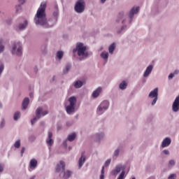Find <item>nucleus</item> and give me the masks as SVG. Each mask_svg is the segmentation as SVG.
Returning a JSON list of instances; mask_svg holds the SVG:
<instances>
[{
    "mask_svg": "<svg viewBox=\"0 0 179 179\" xmlns=\"http://www.w3.org/2000/svg\"><path fill=\"white\" fill-rule=\"evenodd\" d=\"M29 139H34V136H31L29 137Z\"/></svg>",
    "mask_w": 179,
    "mask_h": 179,
    "instance_id": "nucleus-52",
    "label": "nucleus"
},
{
    "mask_svg": "<svg viewBox=\"0 0 179 179\" xmlns=\"http://www.w3.org/2000/svg\"><path fill=\"white\" fill-rule=\"evenodd\" d=\"M46 145L49 146L50 150H51V146L54 145V139H52V132L48 131V137L45 140Z\"/></svg>",
    "mask_w": 179,
    "mask_h": 179,
    "instance_id": "nucleus-13",
    "label": "nucleus"
},
{
    "mask_svg": "<svg viewBox=\"0 0 179 179\" xmlns=\"http://www.w3.org/2000/svg\"><path fill=\"white\" fill-rule=\"evenodd\" d=\"M74 139H76V133L73 132L68 135L67 141L69 142H73Z\"/></svg>",
    "mask_w": 179,
    "mask_h": 179,
    "instance_id": "nucleus-24",
    "label": "nucleus"
},
{
    "mask_svg": "<svg viewBox=\"0 0 179 179\" xmlns=\"http://www.w3.org/2000/svg\"><path fill=\"white\" fill-rule=\"evenodd\" d=\"M93 138L96 142H101L106 138V134L104 131H99L94 135Z\"/></svg>",
    "mask_w": 179,
    "mask_h": 179,
    "instance_id": "nucleus-12",
    "label": "nucleus"
},
{
    "mask_svg": "<svg viewBox=\"0 0 179 179\" xmlns=\"http://www.w3.org/2000/svg\"><path fill=\"white\" fill-rule=\"evenodd\" d=\"M73 54L77 52L79 61H85L90 56V52L87 51V47L82 43H77L76 48L73 50Z\"/></svg>",
    "mask_w": 179,
    "mask_h": 179,
    "instance_id": "nucleus-3",
    "label": "nucleus"
},
{
    "mask_svg": "<svg viewBox=\"0 0 179 179\" xmlns=\"http://www.w3.org/2000/svg\"><path fill=\"white\" fill-rule=\"evenodd\" d=\"M34 96V94H33L32 92L29 94V96H30L31 98H33Z\"/></svg>",
    "mask_w": 179,
    "mask_h": 179,
    "instance_id": "nucleus-50",
    "label": "nucleus"
},
{
    "mask_svg": "<svg viewBox=\"0 0 179 179\" xmlns=\"http://www.w3.org/2000/svg\"><path fill=\"white\" fill-rule=\"evenodd\" d=\"M85 162L86 156H85V154L83 153L78 160V169H82V166H83V164H85Z\"/></svg>",
    "mask_w": 179,
    "mask_h": 179,
    "instance_id": "nucleus-18",
    "label": "nucleus"
},
{
    "mask_svg": "<svg viewBox=\"0 0 179 179\" xmlns=\"http://www.w3.org/2000/svg\"><path fill=\"white\" fill-rule=\"evenodd\" d=\"M172 110L174 113L179 111V95L175 99L173 103Z\"/></svg>",
    "mask_w": 179,
    "mask_h": 179,
    "instance_id": "nucleus-14",
    "label": "nucleus"
},
{
    "mask_svg": "<svg viewBox=\"0 0 179 179\" xmlns=\"http://www.w3.org/2000/svg\"><path fill=\"white\" fill-rule=\"evenodd\" d=\"M109 107L110 102H108V101L104 100L102 102H101V103L96 108L97 115H102V114H104V112L107 111Z\"/></svg>",
    "mask_w": 179,
    "mask_h": 179,
    "instance_id": "nucleus-6",
    "label": "nucleus"
},
{
    "mask_svg": "<svg viewBox=\"0 0 179 179\" xmlns=\"http://www.w3.org/2000/svg\"><path fill=\"white\" fill-rule=\"evenodd\" d=\"M150 179H155V178H151Z\"/></svg>",
    "mask_w": 179,
    "mask_h": 179,
    "instance_id": "nucleus-57",
    "label": "nucleus"
},
{
    "mask_svg": "<svg viewBox=\"0 0 179 179\" xmlns=\"http://www.w3.org/2000/svg\"><path fill=\"white\" fill-rule=\"evenodd\" d=\"M57 173H62V165L61 164V161L56 166Z\"/></svg>",
    "mask_w": 179,
    "mask_h": 179,
    "instance_id": "nucleus-31",
    "label": "nucleus"
},
{
    "mask_svg": "<svg viewBox=\"0 0 179 179\" xmlns=\"http://www.w3.org/2000/svg\"><path fill=\"white\" fill-rule=\"evenodd\" d=\"M38 162L36 159H31L29 162V168L31 170H36Z\"/></svg>",
    "mask_w": 179,
    "mask_h": 179,
    "instance_id": "nucleus-17",
    "label": "nucleus"
},
{
    "mask_svg": "<svg viewBox=\"0 0 179 179\" xmlns=\"http://www.w3.org/2000/svg\"><path fill=\"white\" fill-rule=\"evenodd\" d=\"M18 2L20 5H23V3H24V2H26V0H19Z\"/></svg>",
    "mask_w": 179,
    "mask_h": 179,
    "instance_id": "nucleus-46",
    "label": "nucleus"
},
{
    "mask_svg": "<svg viewBox=\"0 0 179 179\" xmlns=\"http://www.w3.org/2000/svg\"><path fill=\"white\" fill-rule=\"evenodd\" d=\"M101 92H103V88L101 87H99L94 91H93L92 96L94 99H97V97L101 94Z\"/></svg>",
    "mask_w": 179,
    "mask_h": 179,
    "instance_id": "nucleus-16",
    "label": "nucleus"
},
{
    "mask_svg": "<svg viewBox=\"0 0 179 179\" xmlns=\"http://www.w3.org/2000/svg\"><path fill=\"white\" fill-rule=\"evenodd\" d=\"M132 179H136L135 177L132 178Z\"/></svg>",
    "mask_w": 179,
    "mask_h": 179,
    "instance_id": "nucleus-56",
    "label": "nucleus"
},
{
    "mask_svg": "<svg viewBox=\"0 0 179 179\" xmlns=\"http://www.w3.org/2000/svg\"><path fill=\"white\" fill-rule=\"evenodd\" d=\"M11 54L17 57H22L23 54V46L22 42L16 41L11 45Z\"/></svg>",
    "mask_w": 179,
    "mask_h": 179,
    "instance_id": "nucleus-5",
    "label": "nucleus"
},
{
    "mask_svg": "<svg viewBox=\"0 0 179 179\" xmlns=\"http://www.w3.org/2000/svg\"><path fill=\"white\" fill-rule=\"evenodd\" d=\"M173 78H174V74L173 73H170L169 77H168V79L171 80L173 79Z\"/></svg>",
    "mask_w": 179,
    "mask_h": 179,
    "instance_id": "nucleus-43",
    "label": "nucleus"
},
{
    "mask_svg": "<svg viewBox=\"0 0 179 179\" xmlns=\"http://www.w3.org/2000/svg\"><path fill=\"white\" fill-rule=\"evenodd\" d=\"M71 64H66V66H65L64 69L63 70V73H68V72H69V70L71 69Z\"/></svg>",
    "mask_w": 179,
    "mask_h": 179,
    "instance_id": "nucleus-30",
    "label": "nucleus"
},
{
    "mask_svg": "<svg viewBox=\"0 0 179 179\" xmlns=\"http://www.w3.org/2000/svg\"><path fill=\"white\" fill-rule=\"evenodd\" d=\"M20 112L19 111H17L14 113V116H13V118H14V120L15 121H17V120H19V118H20Z\"/></svg>",
    "mask_w": 179,
    "mask_h": 179,
    "instance_id": "nucleus-32",
    "label": "nucleus"
},
{
    "mask_svg": "<svg viewBox=\"0 0 179 179\" xmlns=\"http://www.w3.org/2000/svg\"><path fill=\"white\" fill-rule=\"evenodd\" d=\"M159 96V88L156 87L152 91H151L148 95L150 99H153L152 101L151 102V106H155L157 102V99Z\"/></svg>",
    "mask_w": 179,
    "mask_h": 179,
    "instance_id": "nucleus-8",
    "label": "nucleus"
},
{
    "mask_svg": "<svg viewBox=\"0 0 179 179\" xmlns=\"http://www.w3.org/2000/svg\"><path fill=\"white\" fill-rule=\"evenodd\" d=\"M106 2H107V0H100V3H101V5H104Z\"/></svg>",
    "mask_w": 179,
    "mask_h": 179,
    "instance_id": "nucleus-47",
    "label": "nucleus"
},
{
    "mask_svg": "<svg viewBox=\"0 0 179 179\" xmlns=\"http://www.w3.org/2000/svg\"><path fill=\"white\" fill-rule=\"evenodd\" d=\"M120 18H117V20H116V23H120Z\"/></svg>",
    "mask_w": 179,
    "mask_h": 179,
    "instance_id": "nucleus-51",
    "label": "nucleus"
},
{
    "mask_svg": "<svg viewBox=\"0 0 179 179\" xmlns=\"http://www.w3.org/2000/svg\"><path fill=\"white\" fill-rule=\"evenodd\" d=\"M29 103L30 100L29 99V98H24L22 104V110H27Z\"/></svg>",
    "mask_w": 179,
    "mask_h": 179,
    "instance_id": "nucleus-20",
    "label": "nucleus"
},
{
    "mask_svg": "<svg viewBox=\"0 0 179 179\" xmlns=\"http://www.w3.org/2000/svg\"><path fill=\"white\" fill-rule=\"evenodd\" d=\"M73 123L72 122H66V127H72Z\"/></svg>",
    "mask_w": 179,
    "mask_h": 179,
    "instance_id": "nucleus-42",
    "label": "nucleus"
},
{
    "mask_svg": "<svg viewBox=\"0 0 179 179\" xmlns=\"http://www.w3.org/2000/svg\"><path fill=\"white\" fill-rule=\"evenodd\" d=\"M56 57L57 58V59H62V58L64 57V52L62 51H57V54H56Z\"/></svg>",
    "mask_w": 179,
    "mask_h": 179,
    "instance_id": "nucleus-27",
    "label": "nucleus"
},
{
    "mask_svg": "<svg viewBox=\"0 0 179 179\" xmlns=\"http://www.w3.org/2000/svg\"><path fill=\"white\" fill-rule=\"evenodd\" d=\"M60 164H62V172L60 173L59 176L65 178H68L72 176V171H65V162L64 161H61Z\"/></svg>",
    "mask_w": 179,
    "mask_h": 179,
    "instance_id": "nucleus-10",
    "label": "nucleus"
},
{
    "mask_svg": "<svg viewBox=\"0 0 179 179\" xmlns=\"http://www.w3.org/2000/svg\"><path fill=\"white\" fill-rule=\"evenodd\" d=\"M27 24H29V22H27V20H24L23 22L20 23L18 24L19 30H24V29L27 27Z\"/></svg>",
    "mask_w": 179,
    "mask_h": 179,
    "instance_id": "nucleus-22",
    "label": "nucleus"
},
{
    "mask_svg": "<svg viewBox=\"0 0 179 179\" xmlns=\"http://www.w3.org/2000/svg\"><path fill=\"white\" fill-rule=\"evenodd\" d=\"M3 69H4L3 64H2V62H0V75L2 73V72H3Z\"/></svg>",
    "mask_w": 179,
    "mask_h": 179,
    "instance_id": "nucleus-40",
    "label": "nucleus"
},
{
    "mask_svg": "<svg viewBox=\"0 0 179 179\" xmlns=\"http://www.w3.org/2000/svg\"><path fill=\"white\" fill-rule=\"evenodd\" d=\"M5 51V42L2 39L0 40V54Z\"/></svg>",
    "mask_w": 179,
    "mask_h": 179,
    "instance_id": "nucleus-25",
    "label": "nucleus"
},
{
    "mask_svg": "<svg viewBox=\"0 0 179 179\" xmlns=\"http://www.w3.org/2000/svg\"><path fill=\"white\" fill-rule=\"evenodd\" d=\"M152 71H153V65L150 64L147 66L145 71H144L143 74V78H149L150 73H152Z\"/></svg>",
    "mask_w": 179,
    "mask_h": 179,
    "instance_id": "nucleus-15",
    "label": "nucleus"
},
{
    "mask_svg": "<svg viewBox=\"0 0 179 179\" xmlns=\"http://www.w3.org/2000/svg\"><path fill=\"white\" fill-rule=\"evenodd\" d=\"M73 85L76 89H80L83 86V81L76 80L73 83Z\"/></svg>",
    "mask_w": 179,
    "mask_h": 179,
    "instance_id": "nucleus-21",
    "label": "nucleus"
},
{
    "mask_svg": "<svg viewBox=\"0 0 179 179\" xmlns=\"http://www.w3.org/2000/svg\"><path fill=\"white\" fill-rule=\"evenodd\" d=\"M69 104L65 106L66 112L69 115H72L76 113V103L78 99L76 96H71L68 99Z\"/></svg>",
    "mask_w": 179,
    "mask_h": 179,
    "instance_id": "nucleus-4",
    "label": "nucleus"
},
{
    "mask_svg": "<svg viewBox=\"0 0 179 179\" xmlns=\"http://www.w3.org/2000/svg\"><path fill=\"white\" fill-rule=\"evenodd\" d=\"M138 12L139 6L133 7L127 14V16L122 20V27L120 28L116 29V33L117 34H121L124 30H127V29H128V26L132 23V20H134V16L138 13Z\"/></svg>",
    "mask_w": 179,
    "mask_h": 179,
    "instance_id": "nucleus-2",
    "label": "nucleus"
},
{
    "mask_svg": "<svg viewBox=\"0 0 179 179\" xmlns=\"http://www.w3.org/2000/svg\"><path fill=\"white\" fill-rule=\"evenodd\" d=\"M176 178H177V175H176L175 173L171 174L168 178V179H176Z\"/></svg>",
    "mask_w": 179,
    "mask_h": 179,
    "instance_id": "nucleus-41",
    "label": "nucleus"
},
{
    "mask_svg": "<svg viewBox=\"0 0 179 179\" xmlns=\"http://www.w3.org/2000/svg\"><path fill=\"white\" fill-rule=\"evenodd\" d=\"M0 108H2V103L0 102Z\"/></svg>",
    "mask_w": 179,
    "mask_h": 179,
    "instance_id": "nucleus-53",
    "label": "nucleus"
},
{
    "mask_svg": "<svg viewBox=\"0 0 179 179\" xmlns=\"http://www.w3.org/2000/svg\"><path fill=\"white\" fill-rule=\"evenodd\" d=\"M111 164V159H108L104 164L103 167H108V166H110V164Z\"/></svg>",
    "mask_w": 179,
    "mask_h": 179,
    "instance_id": "nucleus-37",
    "label": "nucleus"
},
{
    "mask_svg": "<svg viewBox=\"0 0 179 179\" xmlns=\"http://www.w3.org/2000/svg\"><path fill=\"white\" fill-rule=\"evenodd\" d=\"M14 148H15L16 149H19V148H20V140H17V141H15V143H14Z\"/></svg>",
    "mask_w": 179,
    "mask_h": 179,
    "instance_id": "nucleus-35",
    "label": "nucleus"
},
{
    "mask_svg": "<svg viewBox=\"0 0 179 179\" xmlns=\"http://www.w3.org/2000/svg\"><path fill=\"white\" fill-rule=\"evenodd\" d=\"M101 58L106 62L108 61V52L103 51L100 54Z\"/></svg>",
    "mask_w": 179,
    "mask_h": 179,
    "instance_id": "nucleus-23",
    "label": "nucleus"
},
{
    "mask_svg": "<svg viewBox=\"0 0 179 179\" xmlns=\"http://www.w3.org/2000/svg\"><path fill=\"white\" fill-rule=\"evenodd\" d=\"M125 177H127V175H125V171H123L120 173L117 179H125Z\"/></svg>",
    "mask_w": 179,
    "mask_h": 179,
    "instance_id": "nucleus-33",
    "label": "nucleus"
},
{
    "mask_svg": "<svg viewBox=\"0 0 179 179\" xmlns=\"http://www.w3.org/2000/svg\"><path fill=\"white\" fill-rule=\"evenodd\" d=\"M115 50V43H112L108 48L109 53L113 54Z\"/></svg>",
    "mask_w": 179,
    "mask_h": 179,
    "instance_id": "nucleus-28",
    "label": "nucleus"
},
{
    "mask_svg": "<svg viewBox=\"0 0 179 179\" xmlns=\"http://www.w3.org/2000/svg\"><path fill=\"white\" fill-rule=\"evenodd\" d=\"M30 179H34V177L31 178Z\"/></svg>",
    "mask_w": 179,
    "mask_h": 179,
    "instance_id": "nucleus-55",
    "label": "nucleus"
},
{
    "mask_svg": "<svg viewBox=\"0 0 179 179\" xmlns=\"http://www.w3.org/2000/svg\"><path fill=\"white\" fill-rule=\"evenodd\" d=\"M168 166L169 167H173V166H176V161H174V159L170 160Z\"/></svg>",
    "mask_w": 179,
    "mask_h": 179,
    "instance_id": "nucleus-38",
    "label": "nucleus"
},
{
    "mask_svg": "<svg viewBox=\"0 0 179 179\" xmlns=\"http://www.w3.org/2000/svg\"><path fill=\"white\" fill-rule=\"evenodd\" d=\"M22 10V4H18L15 6V12L16 13H19Z\"/></svg>",
    "mask_w": 179,
    "mask_h": 179,
    "instance_id": "nucleus-34",
    "label": "nucleus"
},
{
    "mask_svg": "<svg viewBox=\"0 0 179 179\" xmlns=\"http://www.w3.org/2000/svg\"><path fill=\"white\" fill-rule=\"evenodd\" d=\"M46 8L47 3L43 1L35 15L34 23L36 26H41L43 29H51V27H54V26L57 24V22H58V9L56 8L55 11L53 13V16L47 20V15L45 14Z\"/></svg>",
    "mask_w": 179,
    "mask_h": 179,
    "instance_id": "nucleus-1",
    "label": "nucleus"
},
{
    "mask_svg": "<svg viewBox=\"0 0 179 179\" xmlns=\"http://www.w3.org/2000/svg\"><path fill=\"white\" fill-rule=\"evenodd\" d=\"M48 114V110L45 108L39 107L36 110V116L38 118H41V117H45Z\"/></svg>",
    "mask_w": 179,
    "mask_h": 179,
    "instance_id": "nucleus-11",
    "label": "nucleus"
},
{
    "mask_svg": "<svg viewBox=\"0 0 179 179\" xmlns=\"http://www.w3.org/2000/svg\"><path fill=\"white\" fill-rule=\"evenodd\" d=\"M24 150H26V148L24 147H22L21 149V156H23V153H24Z\"/></svg>",
    "mask_w": 179,
    "mask_h": 179,
    "instance_id": "nucleus-44",
    "label": "nucleus"
},
{
    "mask_svg": "<svg viewBox=\"0 0 179 179\" xmlns=\"http://www.w3.org/2000/svg\"><path fill=\"white\" fill-rule=\"evenodd\" d=\"M163 153H164V155H170V151H169V150H164Z\"/></svg>",
    "mask_w": 179,
    "mask_h": 179,
    "instance_id": "nucleus-45",
    "label": "nucleus"
},
{
    "mask_svg": "<svg viewBox=\"0 0 179 179\" xmlns=\"http://www.w3.org/2000/svg\"><path fill=\"white\" fill-rule=\"evenodd\" d=\"M3 171V166L0 164V173H2Z\"/></svg>",
    "mask_w": 179,
    "mask_h": 179,
    "instance_id": "nucleus-48",
    "label": "nucleus"
},
{
    "mask_svg": "<svg viewBox=\"0 0 179 179\" xmlns=\"http://www.w3.org/2000/svg\"><path fill=\"white\" fill-rule=\"evenodd\" d=\"M100 179H104V166H102L100 175Z\"/></svg>",
    "mask_w": 179,
    "mask_h": 179,
    "instance_id": "nucleus-39",
    "label": "nucleus"
},
{
    "mask_svg": "<svg viewBox=\"0 0 179 179\" xmlns=\"http://www.w3.org/2000/svg\"><path fill=\"white\" fill-rule=\"evenodd\" d=\"M127 86H128V84H127L126 81H122L119 87L121 90H125L127 89Z\"/></svg>",
    "mask_w": 179,
    "mask_h": 179,
    "instance_id": "nucleus-26",
    "label": "nucleus"
},
{
    "mask_svg": "<svg viewBox=\"0 0 179 179\" xmlns=\"http://www.w3.org/2000/svg\"><path fill=\"white\" fill-rule=\"evenodd\" d=\"M171 143V139H170V138H166L162 143V148H167V146H170Z\"/></svg>",
    "mask_w": 179,
    "mask_h": 179,
    "instance_id": "nucleus-19",
    "label": "nucleus"
},
{
    "mask_svg": "<svg viewBox=\"0 0 179 179\" xmlns=\"http://www.w3.org/2000/svg\"><path fill=\"white\" fill-rule=\"evenodd\" d=\"M120 148H117L114 152H113V159H117V157H118V156H120Z\"/></svg>",
    "mask_w": 179,
    "mask_h": 179,
    "instance_id": "nucleus-29",
    "label": "nucleus"
},
{
    "mask_svg": "<svg viewBox=\"0 0 179 179\" xmlns=\"http://www.w3.org/2000/svg\"><path fill=\"white\" fill-rule=\"evenodd\" d=\"M63 145L65 146V148H66V146H68V144H66V141H65L63 143Z\"/></svg>",
    "mask_w": 179,
    "mask_h": 179,
    "instance_id": "nucleus-49",
    "label": "nucleus"
},
{
    "mask_svg": "<svg viewBox=\"0 0 179 179\" xmlns=\"http://www.w3.org/2000/svg\"><path fill=\"white\" fill-rule=\"evenodd\" d=\"M0 127H3V122L1 123V126Z\"/></svg>",
    "mask_w": 179,
    "mask_h": 179,
    "instance_id": "nucleus-54",
    "label": "nucleus"
},
{
    "mask_svg": "<svg viewBox=\"0 0 179 179\" xmlns=\"http://www.w3.org/2000/svg\"><path fill=\"white\" fill-rule=\"evenodd\" d=\"M85 6L86 3H85V0H78L74 6V10L76 13H83Z\"/></svg>",
    "mask_w": 179,
    "mask_h": 179,
    "instance_id": "nucleus-7",
    "label": "nucleus"
},
{
    "mask_svg": "<svg viewBox=\"0 0 179 179\" xmlns=\"http://www.w3.org/2000/svg\"><path fill=\"white\" fill-rule=\"evenodd\" d=\"M40 118H41V117H38L36 115V117H35L34 119H32V120H31V125H34V124H36V121H38V120H40Z\"/></svg>",
    "mask_w": 179,
    "mask_h": 179,
    "instance_id": "nucleus-36",
    "label": "nucleus"
},
{
    "mask_svg": "<svg viewBox=\"0 0 179 179\" xmlns=\"http://www.w3.org/2000/svg\"><path fill=\"white\" fill-rule=\"evenodd\" d=\"M121 171H125V165L119 164L116 165L115 169L111 171V174L112 176H114V177H117Z\"/></svg>",
    "mask_w": 179,
    "mask_h": 179,
    "instance_id": "nucleus-9",
    "label": "nucleus"
}]
</instances>
